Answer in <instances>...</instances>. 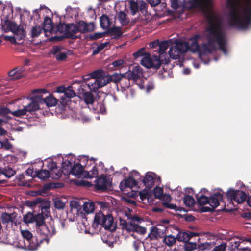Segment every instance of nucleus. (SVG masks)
Instances as JSON below:
<instances>
[{"label": "nucleus", "mask_w": 251, "mask_h": 251, "mask_svg": "<svg viewBox=\"0 0 251 251\" xmlns=\"http://www.w3.org/2000/svg\"><path fill=\"white\" fill-rule=\"evenodd\" d=\"M42 30V28L40 26H33L31 30V36L33 38L39 36Z\"/></svg>", "instance_id": "052dcab7"}, {"label": "nucleus", "mask_w": 251, "mask_h": 251, "mask_svg": "<svg viewBox=\"0 0 251 251\" xmlns=\"http://www.w3.org/2000/svg\"><path fill=\"white\" fill-rule=\"evenodd\" d=\"M199 236V233L194 232L188 231H179L176 237L178 241L188 242L191 238Z\"/></svg>", "instance_id": "4468645a"}, {"label": "nucleus", "mask_w": 251, "mask_h": 251, "mask_svg": "<svg viewBox=\"0 0 251 251\" xmlns=\"http://www.w3.org/2000/svg\"><path fill=\"white\" fill-rule=\"evenodd\" d=\"M75 162V159L73 157L69 160L68 158L63 160L62 164V169L64 171V175L68 176L69 175L70 170L72 168L73 164Z\"/></svg>", "instance_id": "393cba45"}, {"label": "nucleus", "mask_w": 251, "mask_h": 251, "mask_svg": "<svg viewBox=\"0 0 251 251\" xmlns=\"http://www.w3.org/2000/svg\"><path fill=\"white\" fill-rule=\"evenodd\" d=\"M21 234L24 238V244L26 243L27 241H29L34 236L28 230H22Z\"/></svg>", "instance_id": "de8ad7c7"}, {"label": "nucleus", "mask_w": 251, "mask_h": 251, "mask_svg": "<svg viewBox=\"0 0 251 251\" xmlns=\"http://www.w3.org/2000/svg\"><path fill=\"white\" fill-rule=\"evenodd\" d=\"M129 176L133 179H134L136 181V183L138 185L139 182H142V176L140 175V173L137 171H132L130 174Z\"/></svg>", "instance_id": "09e8293b"}, {"label": "nucleus", "mask_w": 251, "mask_h": 251, "mask_svg": "<svg viewBox=\"0 0 251 251\" xmlns=\"http://www.w3.org/2000/svg\"><path fill=\"white\" fill-rule=\"evenodd\" d=\"M62 174L64 175V171L57 168V170H54L50 172V177L53 179H58L61 177Z\"/></svg>", "instance_id": "a18cd8bd"}, {"label": "nucleus", "mask_w": 251, "mask_h": 251, "mask_svg": "<svg viewBox=\"0 0 251 251\" xmlns=\"http://www.w3.org/2000/svg\"><path fill=\"white\" fill-rule=\"evenodd\" d=\"M108 44V42H105L101 43L99 45L96 49L93 50V55H96L98 54L101 50L104 49Z\"/></svg>", "instance_id": "69168bd1"}, {"label": "nucleus", "mask_w": 251, "mask_h": 251, "mask_svg": "<svg viewBox=\"0 0 251 251\" xmlns=\"http://www.w3.org/2000/svg\"><path fill=\"white\" fill-rule=\"evenodd\" d=\"M68 24L60 23L56 26L57 31L60 33L67 32Z\"/></svg>", "instance_id": "e2e57ef3"}, {"label": "nucleus", "mask_w": 251, "mask_h": 251, "mask_svg": "<svg viewBox=\"0 0 251 251\" xmlns=\"http://www.w3.org/2000/svg\"><path fill=\"white\" fill-rule=\"evenodd\" d=\"M59 100L56 99L52 95H49L48 97L45 98L44 103H46L48 107L55 106Z\"/></svg>", "instance_id": "2f4dec72"}, {"label": "nucleus", "mask_w": 251, "mask_h": 251, "mask_svg": "<svg viewBox=\"0 0 251 251\" xmlns=\"http://www.w3.org/2000/svg\"><path fill=\"white\" fill-rule=\"evenodd\" d=\"M227 7L231 26L246 29L251 25V0H227Z\"/></svg>", "instance_id": "f03ea898"}, {"label": "nucleus", "mask_w": 251, "mask_h": 251, "mask_svg": "<svg viewBox=\"0 0 251 251\" xmlns=\"http://www.w3.org/2000/svg\"><path fill=\"white\" fill-rule=\"evenodd\" d=\"M123 74H118L115 73L111 75H106V77L104 78L106 84L110 82H114L115 84L119 83Z\"/></svg>", "instance_id": "b1692460"}, {"label": "nucleus", "mask_w": 251, "mask_h": 251, "mask_svg": "<svg viewBox=\"0 0 251 251\" xmlns=\"http://www.w3.org/2000/svg\"><path fill=\"white\" fill-rule=\"evenodd\" d=\"M176 237L172 235L165 236L163 238L164 243L169 246H172L176 242Z\"/></svg>", "instance_id": "a19ab883"}, {"label": "nucleus", "mask_w": 251, "mask_h": 251, "mask_svg": "<svg viewBox=\"0 0 251 251\" xmlns=\"http://www.w3.org/2000/svg\"><path fill=\"white\" fill-rule=\"evenodd\" d=\"M36 108L37 107L35 105L31 106L29 103L26 106H24L23 109H18L11 112V114L15 117H22L26 115L27 112L30 113L36 111Z\"/></svg>", "instance_id": "ddd939ff"}, {"label": "nucleus", "mask_w": 251, "mask_h": 251, "mask_svg": "<svg viewBox=\"0 0 251 251\" xmlns=\"http://www.w3.org/2000/svg\"><path fill=\"white\" fill-rule=\"evenodd\" d=\"M17 26V24L9 20L8 17H6L3 21H2V28L6 32L9 31L14 32Z\"/></svg>", "instance_id": "f3484780"}, {"label": "nucleus", "mask_w": 251, "mask_h": 251, "mask_svg": "<svg viewBox=\"0 0 251 251\" xmlns=\"http://www.w3.org/2000/svg\"><path fill=\"white\" fill-rule=\"evenodd\" d=\"M83 99L87 104H92L95 101V98L91 92H85L83 94Z\"/></svg>", "instance_id": "72a5a7b5"}, {"label": "nucleus", "mask_w": 251, "mask_h": 251, "mask_svg": "<svg viewBox=\"0 0 251 251\" xmlns=\"http://www.w3.org/2000/svg\"><path fill=\"white\" fill-rule=\"evenodd\" d=\"M93 81L89 82L87 85L91 91L96 92L99 88H101L105 86L106 83L105 79L102 78V79H94Z\"/></svg>", "instance_id": "2eb2a0df"}, {"label": "nucleus", "mask_w": 251, "mask_h": 251, "mask_svg": "<svg viewBox=\"0 0 251 251\" xmlns=\"http://www.w3.org/2000/svg\"><path fill=\"white\" fill-rule=\"evenodd\" d=\"M72 35L67 33H64L61 36H55L53 37L54 40L56 41H61L65 38H74Z\"/></svg>", "instance_id": "0e129e2a"}, {"label": "nucleus", "mask_w": 251, "mask_h": 251, "mask_svg": "<svg viewBox=\"0 0 251 251\" xmlns=\"http://www.w3.org/2000/svg\"><path fill=\"white\" fill-rule=\"evenodd\" d=\"M65 96L68 97L69 99L75 96L76 94L75 92L73 90V87L69 86H68L63 94Z\"/></svg>", "instance_id": "864d4df0"}, {"label": "nucleus", "mask_w": 251, "mask_h": 251, "mask_svg": "<svg viewBox=\"0 0 251 251\" xmlns=\"http://www.w3.org/2000/svg\"><path fill=\"white\" fill-rule=\"evenodd\" d=\"M106 33L110 35L111 38L113 39L120 38L123 34L121 27L116 26L108 28Z\"/></svg>", "instance_id": "5701e85b"}, {"label": "nucleus", "mask_w": 251, "mask_h": 251, "mask_svg": "<svg viewBox=\"0 0 251 251\" xmlns=\"http://www.w3.org/2000/svg\"><path fill=\"white\" fill-rule=\"evenodd\" d=\"M110 19L106 15H102L100 18V25L102 29H108L111 25Z\"/></svg>", "instance_id": "c85d7f7f"}, {"label": "nucleus", "mask_w": 251, "mask_h": 251, "mask_svg": "<svg viewBox=\"0 0 251 251\" xmlns=\"http://www.w3.org/2000/svg\"><path fill=\"white\" fill-rule=\"evenodd\" d=\"M131 79L129 77H128L126 75V73L123 74V75L122 78H121L120 82L119 83L120 86L122 89L124 90H126V89L129 88L130 85V80Z\"/></svg>", "instance_id": "c756f323"}, {"label": "nucleus", "mask_w": 251, "mask_h": 251, "mask_svg": "<svg viewBox=\"0 0 251 251\" xmlns=\"http://www.w3.org/2000/svg\"><path fill=\"white\" fill-rule=\"evenodd\" d=\"M45 215L43 213L33 214L31 212H28L23 216V221L25 223H36V227L41 226L44 223V220L47 218Z\"/></svg>", "instance_id": "0eeeda50"}, {"label": "nucleus", "mask_w": 251, "mask_h": 251, "mask_svg": "<svg viewBox=\"0 0 251 251\" xmlns=\"http://www.w3.org/2000/svg\"><path fill=\"white\" fill-rule=\"evenodd\" d=\"M124 60L123 59H117L114 61L112 63L109 65V68L111 69H116L122 66Z\"/></svg>", "instance_id": "8fccbe9b"}, {"label": "nucleus", "mask_w": 251, "mask_h": 251, "mask_svg": "<svg viewBox=\"0 0 251 251\" xmlns=\"http://www.w3.org/2000/svg\"><path fill=\"white\" fill-rule=\"evenodd\" d=\"M83 208L86 213H92L95 210V204L93 202H86L83 205Z\"/></svg>", "instance_id": "ea45409f"}, {"label": "nucleus", "mask_w": 251, "mask_h": 251, "mask_svg": "<svg viewBox=\"0 0 251 251\" xmlns=\"http://www.w3.org/2000/svg\"><path fill=\"white\" fill-rule=\"evenodd\" d=\"M176 47H178L182 54H184L189 49V44L187 42H180L177 43Z\"/></svg>", "instance_id": "4c0bfd02"}, {"label": "nucleus", "mask_w": 251, "mask_h": 251, "mask_svg": "<svg viewBox=\"0 0 251 251\" xmlns=\"http://www.w3.org/2000/svg\"><path fill=\"white\" fill-rule=\"evenodd\" d=\"M98 175V171L97 170V168L95 165H94L91 170L89 171H87L84 172V177L85 178H92L97 176Z\"/></svg>", "instance_id": "e433bc0d"}, {"label": "nucleus", "mask_w": 251, "mask_h": 251, "mask_svg": "<svg viewBox=\"0 0 251 251\" xmlns=\"http://www.w3.org/2000/svg\"><path fill=\"white\" fill-rule=\"evenodd\" d=\"M2 172H1V174L2 175H4L7 178H10L12 176H13L15 173L16 172L15 170H14L11 168H2V170H1Z\"/></svg>", "instance_id": "c03bdc74"}, {"label": "nucleus", "mask_w": 251, "mask_h": 251, "mask_svg": "<svg viewBox=\"0 0 251 251\" xmlns=\"http://www.w3.org/2000/svg\"><path fill=\"white\" fill-rule=\"evenodd\" d=\"M117 17L123 26L127 25L130 22L129 19L127 17L126 14L124 11H120L117 14Z\"/></svg>", "instance_id": "cd10ccee"}, {"label": "nucleus", "mask_w": 251, "mask_h": 251, "mask_svg": "<svg viewBox=\"0 0 251 251\" xmlns=\"http://www.w3.org/2000/svg\"><path fill=\"white\" fill-rule=\"evenodd\" d=\"M67 30L66 33L72 35L74 38H70L71 39H76L80 38V36H77L75 34L79 32H80V29H79L77 25L74 23L68 24Z\"/></svg>", "instance_id": "4be33fe9"}, {"label": "nucleus", "mask_w": 251, "mask_h": 251, "mask_svg": "<svg viewBox=\"0 0 251 251\" xmlns=\"http://www.w3.org/2000/svg\"><path fill=\"white\" fill-rule=\"evenodd\" d=\"M126 75L130 77L134 82H137L142 75V69L139 66H134L132 70H129L126 73Z\"/></svg>", "instance_id": "9b49d317"}, {"label": "nucleus", "mask_w": 251, "mask_h": 251, "mask_svg": "<svg viewBox=\"0 0 251 251\" xmlns=\"http://www.w3.org/2000/svg\"><path fill=\"white\" fill-rule=\"evenodd\" d=\"M44 29L45 31H51L53 27L52 20L49 17H46L44 21Z\"/></svg>", "instance_id": "c9c22d12"}, {"label": "nucleus", "mask_w": 251, "mask_h": 251, "mask_svg": "<svg viewBox=\"0 0 251 251\" xmlns=\"http://www.w3.org/2000/svg\"><path fill=\"white\" fill-rule=\"evenodd\" d=\"M14 213L9 214L7 212H2L1 215V220L3 224H8L10 222L13 223L14 218L13 217Z\"/></svg>", "instance_id": "473e14b6"}, {"label": "nucleus", "mask_w": 251, "mask_h": 251, "mask_svg": "<svg viewBox=\"0 0 251 251\" xmlns=\"http://www.w3.org/2000/svg\"><path fill=\"white\" fill-rule=\"evenodd\" d=\"M163 207L165 208L170 209H174L176 211H181L182 210H184L183 208H177L175 204L170 203L168 202H163Z\"/></svg>", "instance_id": "6e6d98bb"}, {"label": "nucleus", "mask_w": 251, "mask_h": 251, "mask_svg": "<svg viewBox=\"0 0 251 251\" xmlns=\"http://www.w3.org/2000/svg\"><path fill=\"white\" fill-rule=\"evenodd\" d=\"M40 234L44 236L43 238H40V243H42L44 241H46L47 243H49L50 239L56 234V230L53 225H47L44 223L41 226H38L37 227Z\"/></svg>", "instance_id": "39448f33"}, {"label": "nucleus", "mask_w": 251, "mask_h": 251, "mask_svg": "<svg viewBox=\"0 0 251 251\" xmlns=\"http://www.w3.org/2000/svg\"><path fill=\"white\" fill-rule=\"evenodd\" d=\"M91 79H102L106 77L104 72L101 69L96 70L90 74Z\"/></svg>", "instance_id": "7c9ffc66"}, {"label": "nucleus", "mask_w": 251, "mask_h": 251, "mask_svg": "<svg viewBox=\"0 0 251 251\" xmlns=\"http://www.w3.org/2000/svg\"><path fill=\"white\" fill-rule=\"evenodd\" d=\"M226 195L228 199L234 201L237 203H242L247 198V195L244 191L232 189H229Z\"/></svg>", "instance_id": "1a4fd4ad"}, {"label": "nucleus", "mask_w": 251, "mask_h": 251, "mask_svg": "<svg viewBox=\"0 0 251 251\" xmlns=\"http://www.w3.org/2000/svg\"><path fill=\"white\" fill-rule=\"evenodd\" d=\"M210 1L211 0H188L187 4L190 9L202 8Z\"/></svg>", "instance_id": "6ab92c4d"}, {"label": "nucleus", "mask_w": 251, "mask_h": 251, "mask_svg": "<svg viewBox=\"0 0 251 251\" xmlns=\"http://www.w3.org/2000/svg\"><path fill=\"white\" fill-rule=\"evenodd\" d=\"M54 206L58 209H63L65 207V202L58 198L55 199L54 201Z\"/></svg>", "instance_id": "bf43d9fd"}, {"label": "nucleus", "mask_w": 251, "mask_h": 251, "mask_svg": "<svg viewBox=\"0 0 251 251\" xmlns=\"http://www.w3.org/2000/svg\"><path fill=\"white\" fill-rule=\"evenodd\" d=\"M20 71L17 68L11 70L8 73L9 76L12 77V79H19L20 78Z\"/></svg>", "instance_id": "4d7b16f0"}, {"label": "nucleus", "mask_w": 251, "mask_h": 251, "mask_svg": "<svg viewBox=\"0 0 251 251\" xmlns=\"http://www.w3.org/2000/svg\"><path fill=\"white\" fill-rule=\"evenodd\" d=\"M95 188L97 190L104 191L111 185V183L108 181L106 176L102 175L98 177L95 181Z\"/></svg>", "instance_id": "9d476101"}, {"label": "nucleus", "mask_w": 251, "mask_h": 251, "mask_svg": "<svg viewBox=\"0 0 251 251\" xmlns=\"http://www.w3.org/2000/svg\"><path fill=\"white\" fill-rule=\"evenodd\" d=\"M141 64L147 68L158 69L161 64V60L157 55L151 56L150 53H146L141 60Z\"/></svg>", "instance_id": "423d86ee"}, {"label": "nucleus", "mask_w": 251, "mask_h": 251, "mask_svg": "<svg viewBox=\"0 0 251 251\" xmlns=\"http://www.w3.org/2000/svg\"><path fill=\"white\" fill-rule=\"evenodd\" d=\"M41 244L40 238L38 239L37 237L34 236L25 244V247L29 251H34L37 249Z\"/></svg>", "instance_id": "412c9836"}, {"label": "nucleus", "mask_w": 251, "mask_h": 251, "mask_svg": "<svg viewBox=\"0 0 251 251\" xmlns=\"http://www.w3.org/2000/svg\"><path fill=\"white\" fill-rule=\"evenodd\" d=\"M47 93L45 89H37L32 91V97L30 98L31 102L29 103L31 106L35 105L37 107L36 111L40 109L39 103H44L45 98L43 97L42 94Z\"/></svg>", "instance_id": "6e6552de"}, {"label": "nucleus", "mask_w": 251, "mask_h": 251, "mask_svg": "<svg viewBox=\"0 0 251 251\" xmlns=\"http://www.w3.org/2000/svg\"><path fill=\"white\" fill-rule=\"evenodd\" d=\"M155 174L151 172H147L145 177L142 179V183L148 189L152 188L155 182Z\"/></svg>", "instance_id": "f8f14e48"}, {"label": "nucleus", "mask_w": 251, "mask_h": 251, "mask_svg": "<svg viewBox=\"0 0 251 251\" xmlns=\"http://www.w3.org/2000/svg\"><path fill=\"white\" fill-rule=\"evenodd\" d=\"M36 176L41 179H46L50 177V172L47 170H41L36 173Z\"/></svg>", "instance_id": "58836bf2"}, {"label": "nucleus", "mask_w": 251, "mask_h": 251, "mask_svg": "<svg viewBox=\"0 0 251 251\" xmlns=\"http://www.w3.org/2000/svg\"><path fill=\"white\" fill-rule=\"evenodd\" d=\"M153 193L155 198L160 199L163 195V190L161 187L156 186L153 189Z\"/></svg>", "instance_id": "680f3d73"}, {"label": "nucleus", "mask_w": 251, "mask_h": 251, "mask_svg": "<svg viewBox=\"0 0 251 251\" xmlns=\"http://www.w3.org/2000/svg\"><path fill=\"white\" fill-rule=\"evenodd\" d=\"M168 47V43L166 41H163L161 42H159V44L158 48L156 50H155L154 52H157L159 53L158 57L159 59L164 56V53H165L166 50L167 49Z\"/></svg>", "instance_id": "a878e982"}, {"label": "nucleus", "mask_w": 251, "mask_h": 251, "mask_svg": "<svg viewBox=\"0 0 251 251\" xmlns=\"http://www.w3.org/2000/svg\"><path fill=\"white\" fill-rule=\"evenodd\" d=\"M236 238L239 239L240 240L242 241H236L234 238L231 240L230 242V248L231 250L232 251H234L235 250H237L240 246V243H242L243 241L240 237H236Z\"/></svg>", "instance_id": "49530a36"}, {"label": "nucleus", "mask_w": 251, "mask_h": 251, "mask_svg": "<svg viewBox=\"0 0 251 251\" xmlns=\"http://www.w3.org/2000/svg\"><path fill=\"white\" fill-rule=\"evenodd\" d=\"M213 245L211 243L205 242L198 245V249L201 250H210L211 249Z\"/></svg>", "instance_id": "338daca9"}, {"label": "nucleus", "mask_w": 251, "mask_h": 251, "mask_svg": "<svg viewBox=\"0 0 251 251\" xmlns=\"http://www.w3.org/2000/svg\"><path fill=\"white\" fill-rule=\"evenodd\" d=\"M83 165L80 163L74 164L71 169L70 170L69 175L72 174L78 177H81V176H84V172Z\"/></svg>", "instance_id": "aec40b11"}, {"label": "nucleus", "mask_w": 251, "mask_h": 251, "mask_svg": "<svg viewBox=\"0 0 251 251\" xmlns=\"http://www.w3.org/2000/svg\"><path fill=\"white\" fill-rule=\"evenodd\" d=\"M223 201V194L220 192H216L209 198V205L211 207L216 208L219 206L220 202Z\"/></svg>", "instance_id": "dca6fc26"}, {"label": "nucleus", "mask_w": 251, "mask_h": 251, "mask_svg": "<svg viewBox=\"0 0 251 251\" xmlns=\"http://www.w3.org/2000/svg\"><path fill=\"white\" fill-rule=\"evenodd\" d=\"M114 218L111 214L104 215L102 212L100 211L96 213L92 224V227L95 229H100L101 227L105 229L113 230Z\"/></svg>", "instance_id": "7ed1b4c3"}, {"label": "nucleus", "mask_w": 251, "mask_h": 251, "mask_svg": "<svg viewBox=\"0 0 251 251\" xmlns=\"http://www.w3.org/2000/svg\"><path fill=\"white\" fill-rule=\"evenodd\" d=\"M207 18L208 25L204 31L207 43L202 44L200 47L198 41L201 37L199 34H196L190 40L189 49L193 52L200 51L203 54H210L217 50L216 43H217L219 49L226 54L227 41L225 33L222 31L221 19L212 12L208 14Z\"/></svg>", "instance_id": "f257e3e1"}, {"label": "nucleus", "mask_w": 251, "mask_h": 251, "mask_svg": "<svg viewBox=\"0 0 251 251\" xmlns=\"http://www.w3.org/2000/svg\"><path fill=\"white\" fill-rule=\"evenodd\" d=\"M95 26L93 23H86V25L85 28L80 29V32L81 33H85L87 32L93 31L94 30Z\"/></svg>", "instance_id": "13d9d810"}, {"label": "nucleus", "mask_w": 251, "mask_h": 251, "mask_svg": "<svg viewBox=\"0 0 251 251\" xmlns=\"http://www.w3.org/2000/svg\"><path fill=\"white\" fill-rule=\"evenodd\" d=\"M197 245L196 243L186 242L184 244V249L185 251H193L197 248Z\"/></svg>", "instance_id": "603ef678"}, {"label": "nucleus", "mask_w": 251, "mask_h": 251, "mask_svg": "<svg viewBox=\"0 0 251 251\" xmlns=\"http://www.w3.org/2000/svg\"><path fill=\"white\" fill-rule=\"evenodd\" d=\"M147 53L145 52V48H142L139 49L137 51L133 53V58L136 60L138 58L144 56Z\"/></svg>", "instance_id": "5fc2aeb1"}, {"label": "nucleus", "mask_w": 251, "mask_h": 251, "mask_svg": "<svg viewBox=\"0 0 251 251\" xmlns=\"http://www.w3.org/2000/svg\"><path fill=\"white\" fill-rule=\"evenodd\" d=\"M196 198L198 203L201 206L205 205L208 203L209 204V198L201 194V195L197 194Z\"/></svg>", "instance_id": "f704fd0d"}, {"label": "nucleus", "mask_w": 251, "mask_h": 251, "mask_svg": "<svg viewBox=\"0 0 251 251\" xmlns=\"http://www.w3.org/2000/svg\"><path fill=\"white\" fill-rule=\"evenodd\" d=\"M129 8L132 15H135L139 11V6L136 1L134 0H130L129 1Z\"/></svg>", "instance_id": "37998d69"}, {"label": "nucleus", "mask_w": 251, "mask_h": 251, "mask_svg": "<svg viewBox=\"0 0 251 251\" xmlns=\"http://www.w3.org/2000/svg\"><path fill=\"white\" fill-rule=\"evenodd\" d=\"M13 33L18 36V40L23 39L25 36L26 34L25 31L23 28H20L18 25L17 29H16L15 31H14Z\"/></svg>", "instance_id": "3c124183"}, {"label": "nucleus", "mask_w": 251, "mask_h": 251, "mask_svg": "<svg viewBox=\"0 0 251 251\" xmlns=\"http://www.w3.org/2000/svg\"><path fill=\"white\" fill-rule=\"evenodd\" d=\"M183 202L186 206H192L195 203L193 197L189 195H186L183 198Z\"/></svg>", "instance_id": "79ce46f5"}, {"label": "nucleus", "mask_w": 251, "mask_h": 251, "mask_svg": "<svg viewBox=\"0 0 251 251\" xmlns=\"http://www.w3.org/2000/svg\"><path fill=\"white\" fill-rule=\"evenodd\" d=\"M25 204L26 206L31 208L38 205L39 208H40L41 209V212L40 213L44 214L46 217L50 216V203L45 199L38 197L32 201H26Z\"/></svg>", "instance_id": "20e7f679"}, {"label": "nucleus", "mask_w": 251, "mask_h": 251, "mask_svg": "<svg viewBox=\"0 0 251 251\" xmlns=\"http://www.w3.org/2000/svg\"><path fill=\"white\" fill-rule=\"evenodd\" d=\"M11 111L7 108L6 107H3L0 108V115L1 116H5L7 119V121L8 122V120L10 119L11 118L9 116H8L7 115L9 113L11 114Z\"/></svg>", "instance_id": "774afa93"}, {"label": "nucleus", "mask_w": 251, "mask_h": 251, "mask_svg": "<svg viewBox=\"0 0 251 251\" xmlns=\"http://www.w3.org/2000/svg\"><path fill=\"white\" fill-rule=\"evenodd\" d=\"M137 185L135 180L129 176L120 182L119 187L121 191H125L127 188H132Z\"/></svg>", "instance_id": "a211bd4d"}, {"label": "nucleus", "mask_w": 251, "mask_h": 251, "mask_svg": "<svg viewBox=\"0 0 251 251\" xmlns=\"http://www.w3.org/2000/svg\"><path fill=\"white\" fill-rule=\"evenodd\" d=\"M169 54L170 57L173 59H177L182 55L181 51H179L178 47H176V45L170 48Z\"/></svg>", "instance_id": "bb28decb"}]
</instances>
